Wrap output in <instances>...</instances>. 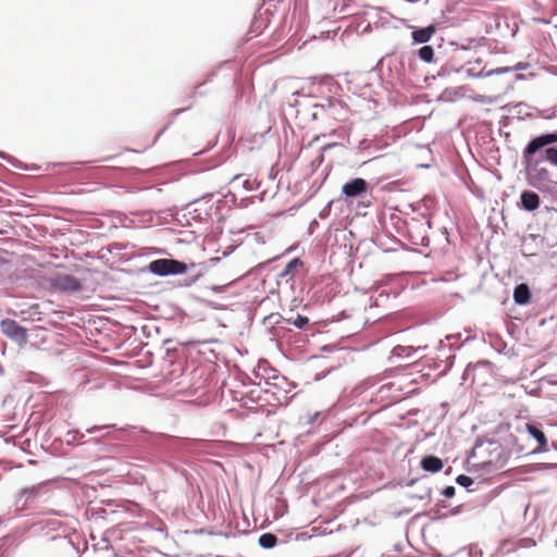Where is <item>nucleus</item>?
<instances>
[{"mask_svg": "<svg viewBox=\"0 0 557 557\" xmlns=\"http://www.w3.org/2000/svg\"><path fill=\"white\" fill-rule=\"evenodd\" d=\"M148 269L156 275L165 276L185 273L187 264L175 259H157L149 263Z\"/></svg>", "mask_w": 557, "mask_h": 557, "instance_id": "f257e3e1", "label": "nucleus"}, {"mask_svg": "<svg viewBox=\"0 0 557 557\" xmlns=\"http://www.w3.org/2000/svg\"><path fill=\"white\" fill-rule=\"evenodd\" d=\"M0 331L20 347L25 346L28 342L27 330L20 325L15 320L9 318L1 320Z\"/></svg>", "mask_w": 557, "mask_h": 557, "instance_id": "f03ea898", "label": "nucleus"}, {"mask_svg": "<svg viewBox=\"0 0 557 557\" xmlns=\"http://www.w3.org/2000/svg\"><path fill=\"white\" fill-rule=\"evenodd\" d=\"M557 143V133L544 134L533 138L523 150V158L529 159L541 148Z\"/></svg>", "mask_w": 557, "mask_h": 557, "instance_id": "7ed1b4c3", "label": "nucleus"}, {"mask_svg": "<svg viewBox=\"0 0 557 557\" xmlns=\"http://www.w3.org/2000/svg\"><path fill=\"white\" fill-rule=\"evenodd\" d=\"M51 285L55 289L63 292H77L82 288L79 281L70 274H59L51 280Z\"/></svg>", "mask_w": 557, "mask_h": 557, "instance_id": "20e7f679", "label": "nucleus"}, {"mask_svg": "<svg viewBox=\"0 0 557 557\" xmlns=\"http://www.w3.org/2000/svg\"><path fill=\"white\" fill-rule=\"evenodd\" d=\"M369 184L360 177L354 178L342 187V193L347 197H358L367 191Z\"/></svg>", "mask_w": 557, "mask_h": 557, "instance_id": "39448f33", "label": "nucleus"}, {"mask_svg": "<svg viewBox=\"0 0 557 557\" xmlns=\"http://www.w3.org/2000/svg\"><path fill=\"white\" fill-rule=\"evenodd\" d=\"M525 429L530 435H532L539 443L537 451L545 453L548 450L547 438L543 431L537 429L534 424L527 423Z\"/></svg>", "mask_w": 557, "mask_h": 557, "instance_id": "423d86ee", "label": "nucleus"}, {"mask_svg": "<svg viewBox=\"0 0 557 557\" xmlns=\"http://www.w3.org/2000/svg\"><path fill=\"white\" fill-rule=\"evenodd\" d=\"M443 461L436 456H426L421 460V468L428 472H438L443 469Z\"/></svg>", "mask_w": 557, "mask_h": 557, "instance_id": "0eeeda50", "label": "nucleus"}, {"mask_svg": "<svg viewBox=\"0 0 557 557\" xmlns=\"http://www.w3.org/2000/svg\"><path fill=\"white\" fill-rule=\"evenodd\" d=\"M521 203L524 209L532 211L539 208L540 197L534 191H523L521 195Z\"/></svg>", "mask_w": 557, "mask_h": 557, "instance_id": "6e6552de", "label": "nucleus"}, {"mask_svg": "<svg viewBox=\"0 0 557 557\" xmlns=\"http://www.w3.org/2000/svg\"><path fill=\"white\" fill-rule=\"evenodd\" d=\"M434 33L435 27L433 25H430L428 27L412 32V38L414 41L422 44L429 41Z\"/></svg>", "mask_w": 557, "mask_h": 557, "instance_id": "1a4fd4ad", "label": "nucleus"}, {"mask_svg": "<svg viewBox=\"0 0 557 557\" xmlns=\"http://www.w3.org/2000/svg\"><path fill=\"white\" fill-rule=\"evenodd\" d=\"M513 299L519 305L528 304L530 300V290L525 284H520L515 288Z\"/></svg>", "mask_w": 557, "mask_h": 557, "instance_id": "9d476101", "label": "nucleus"}, {"mask_svg": "<svg viewBox=\"0 0 557 557\" xmlns=\"http://www.w3.org/2000/svg\"><path fill=\"white\" fill-rule=\"evenodd\" d=\"M276 543L277 537L272 533H264L259 537V545L263 548H272Z\"/></svg>", "mask_w": 557, "mask_h": 557, "instance_id": "9b49d317", "label": "nucleus"}, {"mask_svg": "<svg viewBox=\"0 0 557 557\" xmlns=\"http://www.w3.org/2000/svg\"><path fill=\"white\" fill-rule=\"evenodd\" d=\"M419 58L428 63L433 62L434 59V50L431 46H423L418 51Z\"/></svg>", "mask_w": 557, "mask_h": 557, "instance_id": "f8f14e48", "label": "nucleus"}, {"mask_svg": "<svg viewBox=\"0 0 557 557\" xmlns=\"http://www.w3.org/2000/svg\"><path fill=\"white\" fill-rule=\"evenodd\" d=\"M301 264V261L299 258L292 259L286 267L283 270L282 276L285 275H293L296 269Z\"/></svg>", "mask_w": 557, "mask_h": 557, "instance_id": "ddd939ff", "label": "nucleus"}, {"mask_svg": "<svg viewBox=\"0 0 557 557\" xmlns=\"http://www.w3.org/2000/svg\"><path fill=\"white\" fill-rule=\"evenodd\" d=\"M544 153H545L544 160L548 161L554 166H557V148L556 147L546 148Z\"/></svg>", "mask_w": 557, "mask_h": 557, "instance_id": "4468645a", "label": "nucleus"}, {"mask_svg": "<svg viewBox=\"0 0 557 557\" xmlns=\"http://www.w3.org/2000/svg\"><path fill=\"white\" fill-rule=\"evenodd\" d=\"M309 322L307 317L298 314L297 318L292 322L297 329H304Z\"/></svg>", "mask_w": 557, "mask_h": 557, "instance_id": "2eb2a0df", "label": "nucleus"}, {"mask_svg": "<svg viewBox=\"0 0 557 557\" xmlns=\"http://www.w3.org/2000/svg\"><path fill=\"white\" fill-rule=\"evenodd\" d=\"M456 481L459 485L465 486V487H469L473 483V480L470 476L465 475V474L459 475Z\"/></svg>", "mask_w": 557, "mask_h": 557, "instance_id": "dca6fc26", "label": "nucleus"}, {"mask_svg": "<svg viewBox=\"0 0 557 557\" xmlns=\"http://www.w3.org/2000/svg\"><path fill=\"white\" fill-rule=\"evenodd\" d=\"M524 69H525V64L520 62L513 67H500V69H497L495 72L496 73H505V72H509L511 70H524Z\"/></svg>", "mask_w": 557, "mask_h": 557, "instance_id": "f3484780", "label": "nucleus"}, {"mask_svg": "<svg viewBox=\"0 0 557 557\" xmlns=\"http://www.w3.org/2000/svg\"><path fill=\"white\" fill-rule=\"evenodd\" d=\"M443 495L447 498H450L455 495V487L454 486H447L443 491Z\"/></svg>", "mask_w": 557, "mask_h": 557, "instance_id": "a211bd4d", "label": "nucleus"}, {"mask_svg": "<svg viewBox=\"0 0 557 557\" xmlns=\"http://www.w3.org/2000/svg\"><path fill=\"white\" fill-rule=\"evenodd\" d=\"M337 144L336 143H333V144H327L325 145L323 148H322V151H326L329 148H332L334 146H336Z\"/></svg>", "mask_w": 557, "mask_h": 557, "instance_id": "6ab92c4d", "label": "nucleus"}, {"mask_svg": "<svg viewBox=\"0 0 557 557\" xmlns=\"http://www.w3.org/2000/svg\"><path fill=\"white\" fill-rule=\"evenodd\" d=\"M4 263V260L0 257V265Z\"/></svg>", "mask_w": 557, "mask_h": 557, "instance_id": "aec40b11", "label": "nucleus"}]
</instances>
